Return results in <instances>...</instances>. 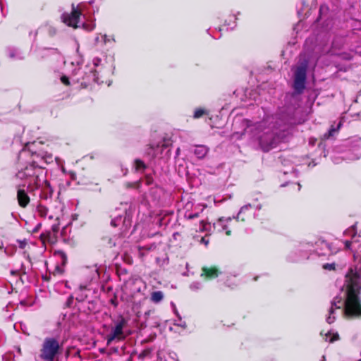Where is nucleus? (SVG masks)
Masks as SVG:
<instances>
[{
  "mask_svg": "<svg viewBox=\"0 0 361 361\" xmlns=\"http://www.w3.org/2000/svg\"><path fill=\"white\" fill-rule=\"evenodd\" d=\"M149 314H150V310H149V311H147V312H146L145 313V320H147V317H149Z\"/></svg>",
  "mask_w": 361,
  "mask_h": 361,
  "instance_id": "nucleus-39",
  "label": "nucleus"
},
{
  "mask_svg": "<svg viewBox=\"0 0 361 361\" xmlns=\"http://www.w3.org/2000/svg\"><path fill=\"white\" fill-rule=\"evenodd\" d=\"M202 283L200 282L195 281L190 285V288L192 290L196 291L202 288Z\"/></svg>",
  "mask_w": 361,
  "mask_h": 361,
  "instance_id": "nucleus-29",
  "label": "nucleus"
},
{
  "mask_svg": "<svg viewBox=\"0 0 361 361\" xmlns=\"http://www.w3.org/2000/svg\"><path fill=\"white\" fill-rule=\"evenodd\" d=\"M6 53L8 56L13 60H23L24 59L23 54L19 49L14 47H8Z\"/></svg>",
  "mask_w": 361,
  "mask_h": 361,
  "instance_id": "nucleus-14",
  "label": "nucleus"
},
{
  "mask_svg": "<svg viewBox=\"0 0 361 361\" xmlns=\"http://www.w3.org/2000/svg\"><path fill=\"white\" fill-rule=\"evenodd\" d=\"M344 42L345 39L343 37H336L332 42L331 50L330 51L331 52V54H337L335 52V50L341 49L343 47Z\"/></svg>",
  "mask_w": 361,
  "mask_h": 361,
  "instance_id": "nucleus-17",
  "label": "nucleus"
},
{
  "mask_svg": "<svg viewBox=\"0 0 361 361\" xmlns=\"http://www.w3.org/2000/svg\"><path fill=\"white\" fill-rule=\"evenodd\" d=\"M205 207H206V205L202 206V207L200 209V212H186L185 213L184 216L186 219H188V220H191V219L197 218L200 216V214L203 212V210Z\"/></svg>",
  "mask_w": 361,
  "mask_h": 361,
  "instance_id": "nucleus-21",
  "label": "nucleus"
},
{
  "mask_svg": "<svg viewBox=\"0 0 361 361\" xmlns=\"http://www.w3.org/2000/svg\"><path fill=\"white\" fill-rule=\"evenodd\" d=\"M44 29L51 37L55 35L56 33V28L51 25H46Z\"/></svg>",
  "mask_w": 361,
  "mask_h": 361,
  "instance_id": "nucleus-27",
  "label": "nucleus"
},
{
  "mask_svg": "<svg viewBox=\"0 0 361 361\" xmlns=\"http://www.w3.org/2000/svg\"><path fill=\"white\" fill-rule=\"evenodd\" d=\"M143 248H145V249H146L147 250H152V249L155 248V246L152 245H151L149 247H144Z\"/></svg>",
  "mask_w": 361,
  "mask_h": 361,
  "instance_id": "nucleus-38",
  "label": "nucleus"
},
{
  "mask_svg": "<svg viewBox=\"0 0 361 361\" xmlns=\"http://www.w3.org/2000/svg\"><path fill=\"white\" fill-rule=\"evenodd\" d=\"M61 81L65 84L66 85H68L70 84L69 82V80H68V77H66V75H63L61 78Z\"/></svg>",
  "mask_w": 361,
  "mask_h": 361,
  "instance_id": "nucleus-34",
  "label": "nucleus"
},
{
  "mask_svg": "<svg viewBox=\"0 0 361 361\" xmlns=\"http://www.w3.org/2000/svg\"><path fill=\"white\" fill-rule=\"evenodd\" d=\"M45 173L43 166H39V161L32 159V163L19 170L16 174V179L19 181L17 185H22L30 191H34L45 185L51 191L50 183L45 179Z\"/></svg>",
  "mask_w": 361,
  "mask_h": 361,
  "instance_id": "nucleus-2",
  "label": "nucleus"
},
{
  "mask_svg": "<svg viewBox=\"0 0 361 361\" xmlns=\"http://www.w3.org/2000/svg\"><path fill=\"white\" fill-rule=\"evenodd\" d=\"M221 272L214 267H203L201 276H204L207 279H212L219 276Z\"/></svg>",
  "mask_w": 361,
  "mask_h": 361,
  "instance_id": "nucleus-12",
  "label": "nucleus"
},
{
  "mask_svg": "<svg viewBox=\"0 0 361 361\" xmlns=\"http://www.w3.org/2000/svg\"><path fill=\"white\" fill-rule=\"evenodd\" d=\"M336 264L335 263H326L322 265V267L324 269L326 270H334L335 269Z\"/></svg>",
  "mask_w": 361,
  "mask_h": 361,
  "instance_id": "nucleus-31",
  "label": "nucleus"
},
{
  "mask_svg": "<svg viewBox=\"0 0 361 361\" xmlns=\"http://www.w3.org/2000/svg\"><path fill=\"white\" fill-rule=\"evenodd\" d=\"M341 126V122H339V123L337 125L336 128H335V127H334V126H332L331 127V128L329 130V131L324 135V139H329V138L333 137L335 135V133L336 132H338V130H339Z\"/></svg>",
  "mask_w": 361,
  "mask_h": 361,
  "instance_id": "nucleus-22",
  "label": "nucleus"
},
{
  "mask_svg": "<svg viewBox=\"0 0 361 361\" xmlns=\"http://www.w3.org/2000/svg\"><path fill=\"white\" fill-rule=\"evenodd\" d=\"M341 57L345 60H350L352 59L353 58V54L351 52L350 53H347V52H344V53H341V54H338Z\"/></svg>",
  "mask_w": 361,
  "mask_h": 361,
  "instance_id": "nucleus-32",
  "label": "nucleus"
},
{
  "mask_svg": "<svg viewBox=\"0 0 361 361\" xmlns=\"http://www.w3.org/2000/svg\"><path fill=\"white\" fill-rule=\"evenodd\" d=\"M355 234H356L355 225L352 226L350 228H349L348 229L345 231L344 235L352 236V240H345V241L344 243H345V248L349 249L350 247V245L355 242L354 240Z\"/></svg>",
  "mask_w": 361,
  "mask_h": 361,
  "instance_id": "nucleus-16",
  "label": "nucleus"
},
{
  "mask_svg": "<svg viewBox=\"0 0 361 361\" xmlns=\"http://www.w3.org/2000/svg\"><path fill=\"white\" fill-rule=\"evenodd\" d=\"M308 41H306L305 47ZM316 48L313 51L308 50L306 47L302 54L300 55L299 61L293 73V87L297 94H301L305 88L307 79V71L309 68H314L319 56Z\"/></svg>",
  "mask_w": 361,
  "mask_h": 361,
  "instance_id": "nucleus-3",
  "label": "nucleus"
},
{
  "mask_svg": "<svg viewBox=\"0 0 361 361\" xmlns=\"http://www.w3.org/2000/svg\"><path fill=\"white\" fill-rule=\"evenodd\" d=\"M63 348V341L59 337H46L41 345L39 357L44 361H55Z\"/></svg>",
  "mask_w": 361,
  "mask_h": 361,
  "instance_id": "nucleus-4",
  "label": "nucleus"
},
{
  "mask_svg": "<svg viewBox=\"0 0 361 361\" xmlns=\"http://www.w3.org/2000/svg\"><path fill=\"white\" fill-rule=\"evenodd\" d=\"M206 114V111L202 109H196L194 112V118H199L202 117L204 114Z\"/></svg>",
  "mask_w": 361,
  "mask_h": 361,
  "instance_id": "nucleus-30",
  "label": "nucleus"
},
{
  "mask_svg": "<svg viewBox=\"0 0 361 361\" xmlns=\"http://www.w3.org/2000/svg\"><path fill=\"white\" fill-rule=\"evenodd\" d=\"M39 188L42 190L41 194H40V197L42 199L48 200L49 198H50L51 197L52 192H53L51 188V192L45 185H43V186L40 187Z\"/></svg>",
  "mask_w": 361,
  "mask_h": 361,
  "instance_id": "nucleus-20",
  "label": "nucleus"
},
{
  "mask_svg": "<svg viewBox=\"0 0 361 361\" xmlns=\"http://www.w3.org/2000/svg\"><path fill=\"white\" fill-rule=\"evenodd\" d=\"M233 221L231 217L219 218L216 222L214 223L212 226L210 223L205 220H201L199 225L198 230L200 231L211 232L212 229L218 232L225 231L227 235H230L231 233V230L228 229L230 223Z\"/></svg>",
  "mask_w": 361,
  "mask_h": 361,
  "instance_id": "nucleus-8",
  "label": "nucleus"
},
{
  "mask_svg": "<svg viewBox=\"0 0 361 361\" xmlns=\"http://www.w3.org/2000/svg\"><path fill=\"white\" fill-rule=\"evenodd\" d=\"M123 208L122 209L121 213H118V214H112V219L111 221V225L114 227H117L118 226H121V230L123 232L127 231L131 225V214L130 212H127V204H125Z\"/></svg>",
  "mask_w": 361,
  "mask_h": 361,
  "instance_id": "nucleus-9",
  "label": "nucleus"
},
{
  "mask_svg": "<svg viewBox=\"0 0 361 361\" xmlns=\"http://www.w3.org/2000/svg\"><path fill=\"white\" fill-rule=\"evenodd\" d=\"M145 183L147 185H151L153 182V178L151 176H147L145 178Z\"/></svg>",
  "mask_w": 361,
  "mask_h": 361,
  "instance_id": "nucleus-33",
  "label": "nucleus"
},
{
  "mask_svg": "<svg viewBox=\"0 0 361 361\" xmlns=\"http://www.w3.org/2000/svg\"><path fill=\"white\" fill-rule=\"evenodd\" d=\"M82 8L80 6L75 8L74 5L72 4V11L71 13H64L61 16V20L63 23L69 27L73 28L82 27L87 31H91L94 27L93 23L81 22L80 18L85 16L82 14Z\"/></svg>",
  "mask_w": 361,
  "mask_h": 361,
  "instance_id": "nucleus-5",
  "label": "nucleus"
},
{
  "mask_svg": "<svg viewBox=\"0 0 361 361\" xmlns=\"http://www.w3.org/2000/svg\"><path fill=\"white\" fill-rule=\"evenodd\" d=\"M209 152V148L205 145H197L194 149V154L198 159L204 158Z\"/></svg>",
  "mask_w": 361,
  "mask_h": 361,
  "instance_id": "nucleus-18",
  "label": "nucleus"
},
{
  "mask_svg": "<svg viewBox=\"0 0 361 361\" xmlns=\"http://www.w3.org/2000/svg\"><path fill=\"white\" fill-rule=\"evenodd\" d=\"M338 338V335L336 334L334 335V336L331 338H330L329 341L333 342Z\"/></svg>",
  "mask_w": 361,
  "mask_h": 361,
  "instance_id": "nucleus-36",
  "label": "nucleus"
},
{
  "mask_svg": "<svg viewBox=\"0 0 361 361\" xmlns=\"http://www.w3.org/2000/svg\"><path fill=\"white\" fill-rule=\"evenodd\" d=\"M163 298L164 293L160 290L152 292L151 294V300L153 302L158 303L161 301Z\"/></svg>",
  "mask_w": 361,
  "mask_h": 361,
  "instance_id": "nucleus-19",
  "label": "nucleus"
},
{
  "mask_svg": "<svg viewBox=\"0 0 361 361\" xmlns=\"http://www.w3.org/2000/svg\"><path fill=\"white\" fill-rule=\"evenodd\" d=\"M178 326H181L183 329H185L187 327L185 322H181L180 324H178Z\"/></svg>",
  "mask_w": 361,
  "mask_h": 361,
  "instance_id": "nucleus-35",
  "label": "nucleus"
},
{
  "mask_svg": "<svg viewBox=\"0 0 361 361\" xmlns=\"http://www.w3.org/2000/svg\"><path fill=\"white\" fill-rule=\"evenodd\" d=\"M85 288H86V286H82V285H81V286H80V290H84V289H85Z\"/></svg>",
  "mask_w": 361,
  "mask_h": 361,
  "instance_id": "nucleus-41",
  "label": "nucleus"
},
{
  "mask_svg": "<svg viewBox=\"0 0 361 361\" xmlns=\"http://www.w3.org/2000/svg\"><path fill=\"white\" fill-rule=\"evenodd\" d=\"M128 319L123 316L119 315L117 319L112 320V324L109 327V332L106 336V343L108 345L113 342L123 341L126 335L124 329L127 326Z\"/></svg>",
  "mask_w": 361,
  "mask_h": 361,
  "instance_id": "nucleus-6",
  "label": "nucleus"
},
{
  "mask_svg": "<svg viewBox=\"0 0 361 361\" xmlns=\"http://www.w3.org/2000/svg\"><path fill=\"white\" fill-rule=\"evenodd\" d=\"M321 361H326V359H325L324 356L322 357V360Z\"/></svg>",
  "mask_w": 361,
  "mask_h": 361,
  "instance_id": "nucleus-45",
  "label": "nucleus"
},
{
  "mask_svg": "<svg viewBox=\"0 0 361 361\" xmlns=\"http://www.w3.org/2000/svg\"><path fill=\"white\" fill-rule=\"evenodd\" d=\"M100 38H101V37H99V36H97V37L95 38V41H96L97 42H99L100 41Z\"/></svg>",
  "mask_w": 361,
  "mask_h": 361,
  "instance_id": "nucleus-40",
  "label": "nucleus"
},
{
  "mask_svg": "<svg viewBox=\"0 0 361 361\" xmlns=\"http://www.w3.org/2000/svg\"><path fill=\"white\" fill-rule=\"evenodd\" d=\"M16 188H17V199H18V204L21 207L25 208L28 205V204L30 201V197L28 196V194H27V192H30V191L29 190H27L26 188V187L22 186V185L16 184Z\"/></svg>",
  "mask_w": 361,
  "mask_h": 361,
  "instance_id": "nucleus-10",
  "label": "nucleus"
},
{
  "mask_svg": "<svg viewBox=\"0 0 361 361\" xmlns=\"http://www.w3.org/2000/svg\"><path fill=\"white\" fill-rule=\"evenodd\" d=\"M251 208H252V205L250 204H247L243 206L240 208L237 216H234L232 219H235L236 221H245L250 216V211Z\"/></svg>",
  "mask_w": 361,
  "mask_h": 361,
  "instance_id": "nucleus-11",
  "label": "nucleus"
},
{
  "mask_svg": "<svg viewBox=\"0 0 361 361\" xmlns=\"http://www.w3.org/2000/svg\"><path fill=\"white\" fill-rule=\"evenodd\" d=\"M101 41L103 44H106V43L113 41L115 42L114 37L108 36L106 35H101Z\"/></svg>",
  "mask_w": 361,
  "mask_h": 361,
  "instance_id": "nucleus-28",
  "label": "nucleus"
},
{
  "mask_svg": "<svg viewBox=\"0 0 361 361\" xmlns=\"http://www.w3.org/2000/svg\"><path fill=\"white\" fill-rule=\"evenodd\" d=\"M299 247H300L298 248L299 251L307 252V251L312 250V249L313 247V245L312 243H300Z\"/></svg>",
  "mask_w": 361,
  "mask_h": 361,
  "instance_id": "nucleus-25",
  "label": "nucleus"
},
{
  "mask_svg": "<svg viewBox=\"0 0 361 361\" xmlns=\"http://www.w3.org/2000/svg\"><path fill=\"white\" fill-rule=\"evenodd\" d=\"M37 211L41 217L45 218L48 216L49 219H52L55 217V215L53 213L49 214V209L41 203L37 205Z\"/></svg>",
  "mask_w": 361,
  "mask_h": 361,
  "instance_id": "nucleus-15",
  "label": "nucleus"
},
{
  "mask_svg": "<svg viewBox=\"0 0 361 361\" xmlns=\"http://www.w3.org/2000/svg\"><path fill=\"white\" fill-rule=\"evenodd\" d=\"M321 244H322V245L323 247H325L328 248V250H329V252H330V254H335V253H336V252H338V248L334 247V245H333L332 243H331V244H330V243H327V242H326V241H322V242L321 243Z\"/></svg>",
  "mask_w": 361,
  "mask_h": 361,
  "instance_id": "nucleus-24",
  "label": "nucleus"
},
{
  "mask_svg": "<svg viewBox=\"0 0 361 361\" xmlns=\"http://www.w3.org/2000/svg\"><path fill=\"white\" fill-rule=\"evenodd\" d=\"M26 153V150L25 149H23L22 152H21V154H25Z\"/></svg>",
  "mask_w": 361,
  "mask_h": 361,
  "instance_id": "nucleus-44",
  "label": "nucleus"
},
{
  "mask_svg": "<svg viewBox=\"0 0 361 361\" xmlns=\"http://www.w3.org/2000/svg\"><path fill=\"white\" fill-rule=\"evenodd\" d=\"M33 159H35L39 163V166H42V162L45 164H50L53 161L54 158L53 156L50 154H32Z\"/></svg>",
  "mask_w": 361,
  "mask_h": 361,
  "instance_id": "nucleus-13",
  "label": "nucleus"
},
{
  "mask_svg": "<svg viewBox=\"0 0 361 361\" xmlns=\"http://www.w3.org/2000/svg\"><path fill=\"white\" fill-rule=\"evenodd\" d=\"M90 280H98L99 279V268L97 267V265L93 266L90 268Z\"/></svg>",
  "mask_w": 361,
  "mask_h": 361,
  "instance_id": "nucleus-23",
  "label": "nucleus"
},
{
  "mask_svg": "<svg viewBox=\"0 0 361 361\" xmlns=\"http://www.w3.org/2000/svg\"><path fill=\"white\" fill-rule=\"evenodd\" d=\"M101 62L99 59H94L93 60V68L86 67L85 71H81L80 68L75 69L73 71V75L76 76L77 75L82 74V78H76L73 79L75 82L81 81V85L83 87H87L91 82L99 83V79L97 75V71L94 70V68L98 67Z\"/></svg>",
  "mask_w": 361,
  "mask_h": 361,
  "instance_id": "nucleus-7",
  "label": "nucleus"
},
{
  "mask_svg": "<svg viewBox=\"0 0 361 361\" xmlns=\"http://www.w3.org/2000/svg\"><path fill=\"white\" fill-rule=\"evenodd\" d=\"M146 326H147V325H146L145 322L141 324L142 328H145Z\"/></svg>",
  "mask_w": 361,
  "mask_h": 361,
  "instance_id": "nucleus-42",
  "label": "nucleus"
},
{
  "mask_svg": "<svg viewBox=\"0 0 361 361\" xmlns=\"http://www.w3.org/2000/svg\"><path fill=\"white\" fill-rule=\"evenodd\" d=\"M135 168L137 171H143L146 168L145 163L140 159L135 160Z\"/></svg>",
  "mask_w": 361,
  "mask_h": 361,
  "instance_id": "nucleus-26",
  "label": "nucleus"
},
{
  "mask_svg": "<svg viewBox=\"0 0 361 361\" xmlns=\"http://www.w3.org/2000/svg\"><path fill=\"white\" fill-rule=\"evenodd\" d=\"M202 243H203L204 245H207L209 243L208 240H206L204 238H202Z\"/></svg>",
  "mask_w": 361,
  "mask_h": 361,
  "instance_id": "nucleus-37",
  "label": "nucleus"
},
{
  "mask_svg": "<svg viewBox=\"0 0 361 361\" xmlns=\"http://www.w3.org/2000/svg\"><path fill=\"white\" fill-rule=\"evenodd\" d=\"M295 103L297 97L294 94L287 96ZM297 104L279 110L275 116H267L262 121L250 123L247 121L245 133L258 141L259 145L264 152H268L275 147L281 141L283 133L288 125L293 123L294 113Z\"/></svg>",
  "mask_w": 361,
  "mask_h": 361,
  "instance_id": "nucleus-1",
  "label": "nucleus"
},
{
  "mask_svg": "<svg viewBox=\"0 0 361 361\" xmlns=\"http://www.w3.org/2000/svg\"><path fill=\"white\" fill-rule=\"evenodd\" d=\"M261 208H262V206H261L260 204H258V205L257 206V207H256V209H257V210L261 209Z\"/></svg>",
  "mask_w": 361,
  "mask_h": 361,
  "instance_id": "nucleus-43",
  "label": "nucleus"
}]
</instances>
